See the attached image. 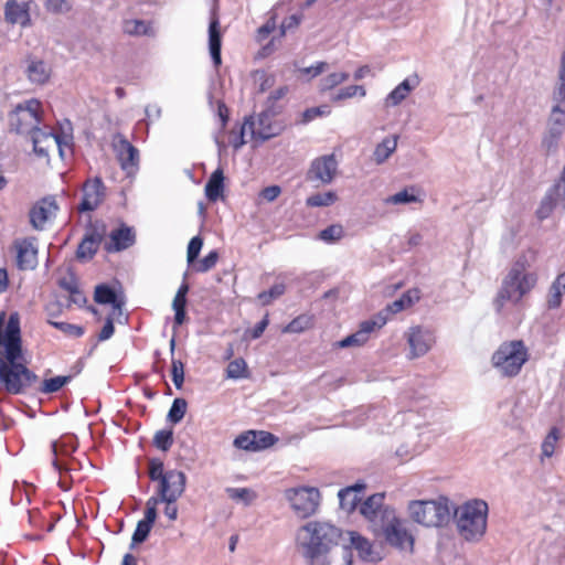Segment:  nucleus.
<instances>
[{"label":"nucleus","mask_w":565,"mask_h":565,"mask_svg":"<svg viewBox=\"0 0 565 565\" xmlns=\"http://www.w3.org/2000/svg\"><path fill=\"white\" fill-rule=\"evenodd\" d=\"M534 259L535 254L529 252L520 255L512 264L492 301L497 313H501L507 303L516 306L535 288L537 275L530 270Z\"/></svg>","instance_id":"1"},{"label":"nucleus","mask_w":565,"mask_h":565,"mask_svg":"<svg viewBox=\"0 0 565 565\" xmlns=\"http://www.w3.org/2000/svg\"><path fill=\"white\" fill-rule=\"evenodd\" d=\"M41 103L36 99H29L18 104L9 114V128L19 135H30L33 142V150L41 157L46 154V149L40 146L41 138L52 143L57 142L51 132L43 131L39 128L41 122Z\"/></svg>","instance_id":"2"},{"label":"nucleus","mask_w":565,"mask_h":565,"mask_svg":"<svg viewBox=\"0 0 565 565\" xmlns=\"http://www.w3.org/2000/svg\"><path fill=\"white\" fill-rule=\"evenodd\" d=\"M341 539L345 541L341 530L323 521H310L300 526L296 534V543L302 556L328 554Z\"/></svg>","instance_id":"3"},{"label":"nucleus","mask_w":565,"mask_h":565,"mask_svg":"<svg viewBox=\"0 0 565 565\" xmlns=\"http://www.w3.org/2000/svg\"><path fill=\"white\" fill-rule=\"evenodd\" d=\"M488 504L483 500H472L459 505L454 518L459 534L467 541H478L486 533Z\"/></svg>","instance_id":"4"},{"label":"nucleus","mask_w":565,"mask_h":565,"mask_svg":"<svg viewBox=\"0 0 565 565\" xmlns=\"http://www.w3.org/2000/svg\"><path fill=\"white\" fill-rule=\"evenodd\" d=\"M529 360V352L523 341H505L491 356V365L502 377L516 376Z\"/></svg>","instance_id":"5"},{"label":"nucleus","mask_w":565,"mask_h":565,"mask_svg":"<svg viewBox=\"0 0 565 565\" xmlns=\"http://www.w3.org/2000/svg\"><path fill=\"white\" fill-rule=\"evenodd\" d=\"M21 354H15L13 359L9 354L0 356V384L10 394L25 392L38 380L33 372L19 362Z\"/></svg>","instance_id":"6"},{"label":"nucleus","mask_w":565,"mask_h":565,"mask_svg":"<svg viewBox=\"0 0 565 565\" xmlns=\"http://www.w3.org/2000/svg\"><path fill=\"white\" fill-rule=\"evenodd\" d=\"M411 518L425 526H443L451 516L448 499L412 501L408 505Z\"/></svg>","instance_id":"7"},{"label":"nucleus","mask_w":565,"mask_h":565,"mask_svg":"<svg viewBox=\"0 0 565 565\" xmlns=\"http://www.w3.org/2000/svg\"><path fill=\"white\" fill-rule=\"evenodd\" d=\"M285 498L295 514L301 519H306L317 513L321 494L315 487H299L287 489L285 491Z\"/></svg>","instance_id":"8"},{"label":"nucleus","mask_w":565,"mask_h":565,"mask_svg":"<svg viewBox=\"0 0 565 565\" xmlns=\"http://www.w3.org/2000/svg\"><path fill=\"white\" fill-rule=\"evenodd\" d=\"M379 532H382L386 541L403 551H412L414 539L409 534L406 521L399 520L395 511L386 512L384 521L379 526Z\"/></svg>","instance_id":"9"},{"label":"nucleus","mask_w":565,"mask_h":565,"mask_svg":"<svg viewBox=\"0 0 565 565\" xmlns=\"http://www.w3.org/2000/svg\"><path fill=\"white\" fill-rule=\"evenodd\" d=\"M405 338L409 345L408 358L411 360L424 356L435 344L434 331L422 326L411 327L405 333Z\"/></svg>","instance_id":"10"},{"label":"nucleus","mask_w":565,"mask_h":565,"mask_svg":"<svg viewBox=\"0 0 565 565\" xmlns=\"http://www.w3.org/2000/svg\"><path fill=\"white\" fill-rule=\"evenodd\" d=\"M186 477L182 471L168 470L158 482L157 494L162 502H175L185 490Z\"/></svg>","instance_id":"11"},{"label":"nucleus","mask_w":565,"mask_h":565,"mask_svg":"<svg viewBox=\"0 0 565 565\" xmlns=\"http://www.w3.org/2000/svg\"><path fill=\"white\" fill-rule=\"evenodd\" d=\"M252 139L262 141L276 137L281 131V126L274 121L273 116L268 111H263L256 117L245 119Z\"/></svg>","instance_id":"12"},{"label":"nucleus","mask_w":565,"mask_h":565,"mask_svg":"<svg viewBox=\"0 0 565 565\" xmlns=\"http://www.w3.org/2000/svg\"><path fill=\"white\" fill-rule=\"evenodd\" d=\"M383 500V493H375L360 505V513L370 522V527L375 533H377L379 526L383 523L386 512L394 511L388 507H384Z\"/></svg>","instance_id":"13"},{"label":"nucleus","mask_w":565,"mask_h":565,"mask_svg":"<svg viewBox=\"0 0 565 565\" xmlns=\"http://www.w3.org/2000/svg\"><path fill=\"white\" fill-rule=\"evenodd\" d=\"M387 322V317L383 313H377L373 319L363 321L360 329L338 342L339 348L361 347L367 340L371 332L375 329L382 328Z\"/></svg>","instance_id":"14"},{"label":"nucleus","mask_w":565,"mask_h":565,"mask_svg":"<svg viewBox=\"0 0 565 565\" xmlns=\"http://www.w3.org/2000/svg\"><path fill=\"white\" fill-rule=\"evenodd\" d=\"M114 149L120 167L128 175H132L138 170L139 151L126 138L118 136L114 141Z\"/></svg>","instance_id":"15"},{"label":"nucleus","mask_w":565,"mask_h":565,"mask_svg":"<svg viewBox=\"0 0 565 565\" xmlns=\"http://www.w3.org/2000/svg\"><path fill=\"white\" fill-rule=\"evenodd\" d=\"M338 170V161L334 154H326L315 159L308 171L307 178L310 181H320L323 184L332 182Z\"/></svg>","instance_id":"16"},{"label":"nucleus","mask_w":565,"mask_h":565,"mask_svg":"<svg viewBox=\"0 0 565 565\" xmlns=\"http://www.w3.org/2000/svg\"><path fill=\"white\" fill-rule=\"evenodd\" d=\"M105 185L98 177L87 180L82 188L83 200L78 205L79 212H90L96 210L105 198Z\"/></svg>","instance_id":"17"},{"label":"nucleus","mask_w":565,"mask_h":565,"mask_svg":"<svg viewBox=\"0 0 565 565\" xmlns=\"http://www.w3.org/2000/svg\"><path fill=\"white\" fill-rule=\"evenodd\" d=\"M57 204L52 196L38 201L30 210V223L34 230L42 231L46 222L55 215Z\"/></svg>","instance_id":"18"},{"label":"nucleus","mask_w":565,"mask_h":565,"mask_svg":"<svg viewBox=\"0 0 565 565\" xmlns=\"http://www.w3.org/2000/svg\"><path fill=\"white\" fill-rule=\"evenodd\" d=\"M17 265L22 270L33 269L38 264V247L34 238L15 243Z\"/></svg>","instance_id":"19"},{"label":"nucleus","mask_w":565,"mask_h":565,"mask_svg":"<svg viewBox=\"0 0 565 565\" xmlns=\"http://www.w3.org/2000/svg\"><path fill=\"white\" fill-rule=\"evenodd\" d=\"M105 230L97 228V227H90L85 236L83 237L82 242L78 245L76 256L78 259L88 260L92 259L93 256L98 250V247L104 238Z\"/></svg>","instance_id":"20"},{"label":"nucleus","mask_w":565,"mask_h":565,"mask_svg":"<svg viewBox=\"0 0 565 565\" xmlns=\"http://www.w3.org/2000/svg\"><path fill=\"white\" fill-rule=\"evenodd\" d=\"M347 536L350 544L345 545V547L354 550L362 561L376 562L381 558L380 554L373 550L371 542L359 533L348 532Z\"/></svg>","instance_id":"21"},{"label":"nucleus","mask_w":565,"mask_h":565,"mask_svg":"<svg viewBox=\"0 0 565 565\" xmlns=\"http://www.w3.org/2000/svg\"><path fill=\"white\" fill-rule=\"evenodd\" d=\"M135 243V233L131 228L122 226L110 232L109 241L105 243L108 253L120 252Z\"/></svg>","instance_id":"22"},{"label":"nucleus","mask_w":565,"mask_h":565,"mask_svg":"<svg viewBox=\"0 0 565 565\" xmlns=\"http://www.w3.org/2000/svg\"><path fill=\"white\" fill-rule=\"evenodd\" d=\"M94 300L100 305H111L114 316H122L125 300L107 285H98L95 288Z\"/></svg>","instance_id":"23"},{"label":"nucleus","mask_w":565,"mask_h":565,"mask_svg":"<svg viewBox=\"0 0 565 565\" xmlns=\"http://www.w3.org/2000/svg\"><path fill=\"white\" fill-rule=\"evenodd\" d=\"M25 64L24 73L32 84L43 85L47 82L51 75V70L45 62L28 58Z\"/></svg>","instance_id":"24"},{"label":"nucleus","mask_w":565,"mask_h":565,"mask_svg":"<svg viewBox=\"0 0 565 565\" xmlns=\"http://www.w3.org/2000/svg\"><path fill=\"white\" fill-rule=\"evenodd\" d=\"M4 18L8 23L26 25L30 21L29 9L25 3L9 0L4 7Z\"/></svg>","instance_id":"25"},{"label":"nucleus","mask_w":565,"mask_h":565,"mask_svg":"<svg viewBox=\"0 0 565 565\" xmlns=\"http://www.w3.org/2000/svg\"><path fill=\"white\" fill-rule=\"evenodd\" d=\"M420 299V291L418 289H411L404 292L401 298L396 299L392 303L387 305L383 310L379 313H383L384 316L390 318V316L395 315L404 309L412 307Z\"/></svg>","instance_id":"26"},{"label":"nucleus","mask_w":565,"mask_h":565,"mask_svg":"<svg viewBox=\"0 0 565 565\" xmlns=\"http://www.w3.org/2000/svg\"><path fill=\"white\" fill-rule=\"evenodd\" d=\"M364 489L365 484L362 482L341 489L338 493L341 509L347 512L353 511L356 508L358 502L361 500L359 494L363 492Z\"/></svg>","instance_id":"27"},{"label":"nucleus","mask_w":565,"mask_h":565,"mask_svg":"<svg viewBox=\"0 0 565 565\" xmlns=\"http://www.w3.org/2000/svg\"><path fill=\"white\" fill-rule=\"evenodd\" d=\"M221 46L220 23L217 19H212L209 25V50L215 67H218L222 63Z\"/></svg>","instance_id":"28"},{"label":"nucleus","mask_w":565,"mask_h":565,"mask_svg":"<svg viewBox=\"0 0 565 565\" xmlns=\"http://www.w3.org/2000/svg\"><path fill=\"white\" fill-rule=\"evenodd\" d=\"M418 84L419 79L417 76L404 79L387 95L385 99L386 105L396 106L401 104Z\"/></svg>","instance_id":"29"},{"label":"nucleus","mask_w":565,"mask_h":565,"mask_svg":"<svg viewBox=\"0 0 565 565\" xmlns=\"http://www.w3.org/2000/svg\"><path fill=\"white\" fill-rule=\"evenodd\" d=\"M554 106L547 122V129L563 135L565 129V99L553 96Z\"/></svg>","instance_id":"30"},{"label":"nucleus","mask_w":565,"mask_h":565,"mask_svg":"<svg viewBox=\"0 0 565 565\" xmlns=\"http://www.w3.org/2000/svg\"><path fill=\"white\" fill-rule=\"evenodd\" d=\"M52 452L54 455L53 466L56 470L62 472L66 470L65 463L58 459V456H67L75 451L76 445L72 441V438L55 440L51 445Z\"/></svg>","instance_id":"31"},{"label":"nucleus","mask_w":565,"mask_h":565,"mask_svg":"<svg viewBox=\"0 0 565 565\" xmlns=\"http://www.w3.org/2000/svg\"><path fill=\"white\" fill-rule=\"evenodd\" d=\"M565 295V273L558 275L556 279L552 282L546 305L548 309H557L562 305L563 296Z\"/></svg>","instance_id":"32"},{"label":"nucleus","mask_w":565,"mask_h":565,"mask_svg":"<svg viewBox=\"0 0 565 565\" xmlns=\"http://www.w3.org/2000/svg\"><path fill=\"white\" fill-rule=\"evenodd\" d=\"M224 190V174L222 169H216L210 177L209 181L205 184V195L206 198L215 202L221 198Z\"/></svg>","instance_id":"33"},{"label":"nucleus","mask_w":565,"mask_h":565,"mask_svg":"<svg viewBox=\"0 0 565 565\" xmlns=\"http://www.w3.org/2000/svg\"><path fill=\"white\" fill-rule=\"evenodd\" d=\"M398 136L386 137L380 142L373 152V160L377 164L384 163L397 148Z\"/></svg>","instance_id":"34"},{"label":"nucleus","mask_w":565,"mask_h":565,"mask_svg":"<svg viewBox=\"0 0 565 565\" xmlns=\"http://www.w3.org/2000/svg\"><path fill=\"white\" fill-rule=\"evenodd\" d=\"M124 32L129 35H152L153 32L148 22L143 20H127L124 22Z\"/></svg>","instance_id":"35"},{"label":"nucleus","mask_w":565,"mask_h":565,"mask_svg":"<svg viewBox=\"0 0 565 565\" xmlns=\"http://www.w3.org/2000/svg\"><path fill=\"white\" fill-rule=\"evenodd\" d=\"M58 284H60L61 288H63L64 290H66L71 294V300L74 303H81V302L85 301V297L77 288V282H76V279L74 278V276L68 275L66 277H63L60 279Z\"/></svg>","instance_id":"36"},{"label":"nucleus","mask_w":565,"mask_h":565,"mask_svg":"<svg viewBox=\"0 0 565 565\" xmlns=\"http://www.w3.org/2000/svg\"><path fill=\"white\" fill-rule=\"evenodd\" d=\"M228 379L238 380L248 377L247 364L244 359L238 358L231 361L226 369Z\"/></svg>","instance_id":"37"},{"label":"nucleus","mask_w":565,"mask_h":565,"mask_svg":"<svg viewBox=\"0 0 565 565\" xmlns=\"http://www.w3.org/2000/svg\"><path fill=\"white\" fill-rule=\"evenodd\" d=\"M188 403L184 398H175L169 409L168 420L172 424H178L185 415Z\"/></svg>","instance_id":"38"},{"label":"nucleus","mask_w":565,"mask_h":565,"mask_svg":"<svg viewBox=\"0 0 565 565\" xmlns=\"http://www.w3.org/2000/svg\"><path fill=\"white\" fill-rule=\"evenodd\" d=\"M72 380L71 375L55 376L44 380L42 383L41 392L44 394H51L60 391L64 385L70 383Z\"/></svg>","instance_id":"39"},{"label":"nucleus","mask_w":565,"mask_h":565,"mask_svg":"<svg viewBox=\"0 0 565 565\" xmlns=\"http://www.w3.org/2000/svg\"><path fill=\"white\" fill-rule=\"evenodd\" d=\"M286 291V285L284 282L275 284L269 290L262 291L257 298L263 306H268L273 300L278 299Z\"/></svg>","instance_id":"40"},{"label":"nucleus","mask_w":565,"mask_h":565,"mask_svg":"<svg viewBox=\"0 0 565 565\" xmlns=\"http://www.w3.org/2000/svg\"><path fill=\"white\" fill-rule=\"evenodd\" d=\"M225 491L232 500L242 501L246 505L256 498L255 492L247 488H226Z\"/></svg>","instance_id":"41"},{"label":"nucleus","mask_w":565,"mask_h":565,"mask_svg":"<svg viewBox=\"0 0 565 565\" xmlns=\"http://www.w3.org/2000/svg\"><path fill=\"white\" fill-rule=\"evenodd\" d=\"M335 200L337 195L334 192L316 193L307 199V205L313 207L329 206L335 202Z\"/></svg>","instance_id":"42"},{"label":"nucleus","mask_w":565,"mask_h":565,"mask_svg":"<svg viewBox=\"0 0 565 565\" xmlns=\"http://www.w3.org/2000/svg\"><path fill=\"white\" fill-rule=\"evenodd\" d=\"M547 193L552 194L559 207L565 211V166L559 180L548 190Z\"/></svg>","instance_id":"43"},{"label":"nucleus","mask_w":565,"mask_h":565,"mask_svg":"<svg viewBox=\"0 0 565 565\" xmlns=\"http://www.w3.org/2000/svg\"><path fill=\"white\" fill-rule=\"evenodd\" d=\"M558 206L559 205L554 200V196L552 194L546 193L541 201V204L536 211V215L540 220H545L552 214L554 209Z\"/></svg>","instance_id":"44"},{"label":"nucleus","mask_w":565,"mask_h":565,"mask_svg":"<svg viewBox=\"0 0 565 565\" xmlns=\"http://www.w3.org/2000/svg\"><path fill=\"white\" fill-rule=\"evenodd\" d=\"M153 444L157 448L162 451H167L173 444V433L172 430H158L153 438Z\"/></svg>","instance_id":"45"},{"label":"nucleus","mask_w":565,"mask_h":565,"mask_svg":"<svg viewBox=\"0 0 565 565\" xmlns=\"http://www.w3.org/2000/svg\"><path fill=\"white\" fill-rule=\"evenodd\" d=\"M256 438L255 431H248L237 436L234 440V446L249 451H256Z\"/></svg>","instance_id":"46"},{"label":"nucleus","mask_w":565,"mask_h":565,"mask_svg":"<svg viewBox=\"0 0 565 565\" xmlns=\"http://www.w3.org/2000/svg\"><path fill=\"white\" fill-rule=\"evenodd\" d=\"M343 236V227L338 224L330 225L319 233L320 239L327 243H333Z\"/></svg>","instance_id":"47"},{"label":"nucleus","mask_w":565,"mask_h":565,"mask_svg":"<svg viewBox=\"0 0 565 565\" xmlns=\"http://www.w3.org/2000/svg\"><path fill=\"white\" fill-rule=\"evenodd\" d=\"M44 8L51 13L63 14L72 10V3L66 0H45Z\"/></svg>","instance_id":"48"},{"label":"nucleus","mask_w":565,"mask_h":565,"mask_svg":"<svg viewBox=\"0 0 565 565\" xmlns=\"http://www.w3.org/2000/svg\"><path fill=\"white\" fill-rule=\"evenodd\" d=\"M151 527H152L151 524L146 523L140 520L137 523L136 530L132 534V539H131L132 542H131L130 547L132 548L135 544H140V543L145 542L151 531Z\"/></svg>","instance_id":"49"},{"label":"nucleus","mask_w":565,"mask_h":565,"mask_svg":"<svg viewBox=\"0 0 565 565\" xmlns=\"http://www.w3.org/2000/svg\"><path fill=\"white\" fill-rule=\"evenodd\" d=\"M558 439V430L557 428H552V430L548 433V435L545 437L544 441L542 443V455L544 457H552L555 450V445Z\"/></svg>","instance_id":"50"},{"label":"nucleus","mask_w":565,"mask_h":565,"mask_svg":"<svg viewBox=\"0 0 565 565\" xmlns=\"http://www.w3.org/2000/svg\"><path fill=\"white\" fill-rule=\"evenodd\" d=\"M218 259V254L216 250H211L204 258H202L198 264L194 265V269L199 273H206L212 269Z\"/></svg>","instance_id":"51"},{"label":"nucleus","mask_w":565,"mask_h":565,"mask_svg":"<svg viewBox=\"0 0 565 565\" xmlns=\"http://www.w3.org/2000/svg\"><path fill=\"white\" fill-rule=\"evenodd\" d=\"M50 323L70 337L78 338L84 334L83 327L77 326V324H72V323H67V322H55V321H50Z\"/></svg>","instance_id":"52"},{"label":"nucleus","mask_w":565,"mask_h":565,"mask_svg":"<svg viewBox=\"0 0 565 565\" xmlns=\"http://www.w3.org/2000/svg\"><path fill=\"white\" fill-rule=\"evenodd\" d=\"M355 95H360L362 97L365 96L364 87L360 86V85H352V86L344 87L332 99L334 102H337V100H342V99H347V98H352Z\"/></svg>","instance_id":"53"},{"label":"nucleus","mask_w":565,"mask_h":565,"mask_svg":"<svg viewBox=\"0 0 565 565\" xmlns=\"http://www.w3.org/2000/svg\"><path fill=\"white\" fill-rule=\"evenodd\" d=\"M203 246V239L200 236H194L191 238L188 245V252H186V260L189 264H193L194 260L198 258L201 248Z\"/></svg>","instance_id":"54"},{"label":"nucleus","mask_w":565,"mask_h":565,"mask_svg":"<svg viewBox=\"0 0 565 565\" xmlns=\"http://www.w3.org/2000/svg\"><path fill=\"white\" fill-rule=\"evenodd\" d=\"M348 78L349 74L344 72L329 74L322 79V89H332L339 84L345 82Z\"/></svg>","instance_id":"55"},{"label":"nucleus","mask_w":565,"mask_h":565,"mask_svg":"<svg viewBox=\"0 0 565 565\" xmlns=\"http://www.w3.org/2000/svg\"><path fill=\"white\" fill-rule=\"evenodd\" d=\"M172 381L177 388H181L184 382V364L180 360H172Z\"/></svg>","instance_id":"56"},{"label":"nucleus","mask_w":565,"mask_h":565,"mask_svg":"<svg viewBox=\"0 0 565 565\" xmlns=\"http://www.w3.org/2000/svg\"><path fill=\"white\" fill-rule=\"evenodd\" d=\"M163 462L160 459L152 458L149 460V478L152 481H160L164 477Z\"/></svg>","instance_id":"57"},{"label":"nucleus","mask_w":565,"mask_h":565,"mask_svg":"<svg viewBox=\"0 0 565 565\" xmlns=\"http://www.w3.org/2000/svg\"><path fill=\"white\" fill-rule=\"evenodd\" d=\"M247 132H249V130L245 122L241 126L238 132L234 130L231 131L230 142L235 149H239L243 145L246 143L245 136L247 135Z\"/></svg>","instance_id":"58"},{"label":"nucleus","mask_w":565,"mask_h":565,"mask_svg":"<svg viewBox=\"0 0 565 565\" xmlns=\"http://www.w3.org/2000/svg\"><path fill=\"white\" fill-rule=\"evenodd\" d=\"M561 137H562L561 134H556V132L547 129L544 135L542 146L545 148V150L547 152L555 151L558 146V141H559Z\"/></svg>","instance_id":"59"},{"label":"nucleus","mask_w":565,"mask_h":565,"mask_svg":"<svg viewBox=\"0 0 565 565\" xmlns=\"http://www.w3.org/2000/svg\"><path fill=\"white\" fill-rule=\"evenodd\" d=\"M256 438V451L260 449H265L276 441V437L267 431H255Z\"/></svg>","instance_id":"60"},{"label":"nucleus","mask_w":565,"mask_h":565,"mask_svg":"<svg viewBox=\"0 0 565 565\" xmlns=\"http://www.w3.org/2000/svg\"><path fill=\"white\" fill-rule=\"evenodd\" d=\"M416 201H417V198L414 194L408 193L407 190L397 192L387 199V202L393 203V204H406V203H412V202H416Z\"/></svg>","instance_id":"61"},{"label":"nucleus","mask_w":565,"mask_h":565,"mask_svg":"<svg viewBox=\"0 0 565 565\" xmlns=\"http://www.w3.org/2000/svg\"><path fill=\"white\" fill-rule=\"evenodd\" d=\"M120 316H114L113 313L106 319V323L103 327L102 331L99 332L98 340L99 341H106L111 338L114 334L115 328L113 320L115 318H119Z\"/></svg>","instance_id":"62"},{"label":"nucleus","mask_w":565,"mask_h":565,"mask_svg":"<svg viewBox=\"0 0 565 565\" xmlns=\"http://www.w3.org/2000/svg\"><path fill=\"white\" fill-rule=\"evenodd\" d=\"M309 319L307 317H298L294 319L287 327V332H301L307 328Z\"/></svg>","instance_id":"63"},{"label":"nucleus","mask_w":565,"mask_h":565,"mask_svg":"<svg viewBox=\"0 0 565 565\" xmlns=\"http://www.w3.org/2000/svg\"><path fill=\"white\" fill-rule=\"evenodd\" d=\"M327 114H329V110H328V107H326V106L309 108V109L305 110V113L302 115L303 122H309L312 119H315L319 116H324Z\"/></svg>","instance_id":"64"}]
</instances>
